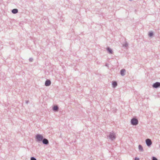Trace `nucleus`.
Here are the masks:
<instances>
[{
	"label": "nucleus",
	"mask_w": 160,
	"mask_h": 160,
	"mask_svg": "<svg viewBox=\"0 0 160 160\" xmlns=\"http://www.w3.org/2000/svg\"><path fill=\"white\" fill-rule=\"evenodd\" d=\"M18 12V10L17 9L15 8L12 10V12L13 14H16Z\"/></svg>",
	"instance_id": "12"
},
{
	"label": "nucleus",
	"mask_w": 160,
	"mask_h": 160,
	"mask_svg": "<svg viewBox=\"0 0 160 160\" xmlns=\"http://www.w3.org/2000/svg\"><path fill=\"white\" fill-rule=\"evenodd\" d=\"M33 58H29V61L30 62H32L33 61Z\"/></svg>",
	"instance_id": "16"
},
{
	"label": "nucleus",
	"mask_w": 160,
	"mask_h": 160,
	"mask_svg": "<svg viewBox=\"0 0 160 160\" xmlns=\"http://www.w3.org/2000/svg\"><path fill=\"white\" fill-rule=\"evenodd\" d=\"M146 143L148 146L150 147L152 145V143L150 139L148 138L146 140Z\"/></svg>",
	"instance_id": "4"
},
{
	"label": "nucleus",
	"mask_w": 160,
	"mask_h": 160,
	"mask_svg": "<svg viewBox=\"0 0 160 160\" xmlns=\"http://www.w3.org/2000/svg\"><path fill=\"white\" fill-rule=\"evenodd\" d=\"M138 149L140 151L143 152L144 150L143 147L141 145H139Z\"/></svg>",
	"instance_id": "13"
},
{
	"label": "nucleus",
	"mask_w": 160,
	"mask_h": 160,
	"mask_svg": "<svg viewBox=\"0 0 160 160\" xmlns=\"http://www.w3.org/2000/svg\"><path fill=\"white\" fill-rule=\"evenodd\" d=\"M126 70L124 69H122L120 71V74L122 76H123L125 75V72Z\"/></svg>",
	"instance_id": "9"
},
{
	"label": "nucleus",
	"mask_w": 160,
	"mask_h": 160,
	"mask_svg": "<svg viewBox=\"0 0 160 160\" xmlns=\"http://www.w3.org/2000/svg\"><path fill=\"white\" fill-rule=\"evenodd\" d=\"M112 85L113 88H115L118 85L117 82L115 81H113L112 82Z\"/></svg>",
	"instance_id": "10"
},
{
	"label": "nucleus",
	"mask_w": 160,
	"mask_h": 160,
	"mask_svg": "<svg viewBox=\"0 0 160 160\" xmlns=\"http://www.w3.org/2000/svg\"><path fill=\"white\" fill-rule=\"evenodd\" d=\"M29 102V101H27L26 102V104H28V103Z\"/></svg>",
	"instance_id": "21"
},
{
	"label": "nucleus",
	"mask_w": 160,
	"mask_h": 160,
	"mask_svg": "<svg viewBox=\"0 0 160 160\" xmlns=\"http://www.w3.org/2000/svg\"><path fill=\"white\" fill-rule=\"evenodd\" d=\"M122 46L123 47L127 48L128 46V44L127 42H126L125 44H123Z\"/></svg>",
	"instance_id": "15"
},
{
	"label": "nucleus",
	"mask_w": 160,
	"mask_h": 160,
	"mask_svg": "<svg viewBox=\"0 0 160 160\" xmlns=\"http://www.w3.org/2000/svg\"><path fill=\"white\" fill-rule=\"evenodd\" d=\"M9 44H10V45H12V44H13V42H9Z\"/></svg>",
	"instance_id": "20"
},
{
	"label": "nucleus",
	"mask_w": 160,
	"mask_h": 160,
	"mask_svg": "<svg viewBox=\"0 0 160 160\" xmlns=\"http://www.w3.org/2000/svg\"><path fill=\"white\" fill-rule=\"evenodd\" d=\"M51 82L50 80L47 79V80L45 83V85L46 86H49L51 84Z\"/></svg>",
	"instance_id": "7"
},
{
	"label": "nucleus",
	"mask_w": 160,
	"mask_h": 160,
	"mask_svg": "<svg viewBox=\"0 0 160 160\" xmlns=\"http://www.w3.org/2000/svg\"><path fill=\"white\" fill-rule=\"evenodd\" d=\"M31 160H37L34 157H31Z\"/></svg>",
	"instance_id": "18"
},
{
	"label": "nucleus",
	"mask_w": 160,
	"mask_h": 160,
	"mask_svg": "<svg viewBox=\"0 0 160 160\" xmlns=\"http://www.w3.org/2000/svg\"><path fill=\"white\" fill-rule=\"evenodd\" d=\"M35 138L37 142H40L42 141L43 137L41 134H37L35 136Z\"/></svg>",
	"instance_id": "1"
},
{
	"label": "nucleus",
	"mask_w": 160,
	"mask_h": 160,
	"mask_svg": "<svg viewBox=\"0 0 160 160\" xmlns=\"http://www.w3.org/2000/svg\"><path fill=\"white\" fill-rule=\"evenodd\" d=\"M107 50L109 54H112L113 52L112 50V49H111L109 47H108L107 48Z\"/></svg>",
	"instance_id": "11"
},
{
	"label": "nucleus",
	"mask_w": 160,
	"mask_h": 160,
	"mask_svg": "<svg viewBox=\"0 0 160 160\" xmlns=\"http://www.w3.org/2000/svg\"><path fill=\"white\" fill-rule=\"evenodd\" d=\"M129 0V1H132V0Z\"/></svg>",
	"instance_id": "22"
},
{
	"label": "nucleus",
	"mask_w": 160,
	"mask_h": 160,
	"mask_svg": "<svg viewBox=\"0 0 160 160\" xmlns=\"http://www.w3.org/2000/svg\"><path fill=\"white\" fill-rule=\"evenodd\" d=\"M42 142L43 144L45 145H48L49 143L48 140L47 139L44 138Z\"/></svg>",
	"instance_id": "6"
},
{
	"label": "nucleus",
	"mask_w": 160,
	"mask_h": 160,
	"mask_svg": "<svg viewBox=\"0 0 160 160\" xmlns=\"http://www.w3.org/2000/svg\"><path fill=\"white\" fill-rule=\"evenodd\" d=\"M153 33L152 32H149L148 33V36L150 37H152V36L153 35Z\"/></svg>",
	"instance_id": "14"
},
{
	"label": "nucleus",
	"mask_w": 160,
	"mask_h": 160,
	"mask_svg": "<svg viewBox=\"0 0 160 160\" xmlns=\"http://www.w3.org/2000/svg\"><path fill=\"white\" fill-rule=\"evenodd\" d=\"M108 138L111 140L113 141L116 138L115 133L113 132H110L108 136Z\"/></svg>",
	"instance_id": "2"
},
{
	"label": "nucleus",
	"mask_w": 160,
	"mask_h": 160,
	"mask_svg": "<svg viewBox=\"0 0 160 160\" xmlns=\"http://www.w3.org/2000/svg\"><path fill=\"white\" fill-rule=\"evenodd\" d=\"M140 159L139 158H137V157H136L135 158V159H134V160H139Z\"/></svg>",
	"instance_id": "19"
},
{
	"label": "nucleus",
	"mask_w": 160,
	"mask_h": 160,
	"mask_svg": "<svg viewBox=\"0 0 160 160\" xmlns=\"http://www.w3.org/2000/svg\"><path fill=\"white\" fill-rule=\"evenodd\" d=\"M131 124L133 125L136 126L137 125L138 123V119L136 118H133L131 121Z\"/></svg>",
	"instance_id": "3"
},
{
	"label": "nucleus",
	"mask_w": 160,
	"mask_h": 160,
	"mask_svg": "<svg viewBox=\"0 0 160 160\" xmlns=\"http://www.w3.org/2000/svg\"><path fill=\"white\" fill-rule=\"evenodd\" d=\"M52 109L54 112H58L59 110V108L57 105H55L53 107Z\"/></svg>",
	"instance_id": "8"
},
{
	"label": "nucleus",
	"mask_w": 160,
	"mask_h": 160,
	"mask_svg": "<svg viewBox=\"0 0 160 160\" xmlns=\"http://www.w3.org/2000/svg\"><path fill=\"white\" fill-rule=\"evenodd\" d=\"M152 160H158L156 158L153 156L152 157Z\"/></svg>",
	"instance_id": "17"
},
{
	"label": "nucleus",
	"mask_w": 160,
	"mask_h": 160,
	"mask_svg": "<svg viewBox=\"0 0 160 160\" xmlns=\"http://www.w3.org/2000/svg\"><path fill=\"white\" fill-rule=\"evenodd\" d=\"M153 88H159L160 86V82H157L153 84L152 85Z\"/></svg>",
	"instance_id": "5"
}]
</instances>
